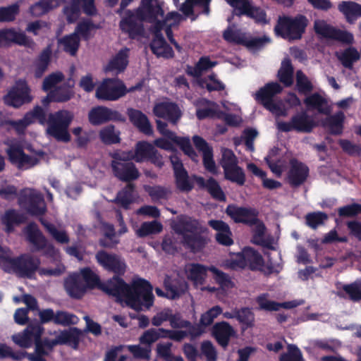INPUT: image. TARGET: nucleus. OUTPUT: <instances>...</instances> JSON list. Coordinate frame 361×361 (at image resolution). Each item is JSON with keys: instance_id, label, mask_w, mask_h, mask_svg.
Instances as JSON below:
<instances>
[{"instance_id": "nucleus-1", "label": "nucleus", "mask_w": 361, "mask_h": 361, "mask_svg": "<svg viewBox=\"0 0 361 361\" xmlns=\"http://www.w3.org/2000/svg\"><path fill=\"white\" fill-rule=\"evenodd\" d=\"M164 14L161 6L153 5L150 2L145 4L142 1V5L135 11H126L125 16L120 22V27L122 31L128 33L130 37L135 38L143 34L144 28L142 23L143 21L154 23V29L161 32L169 20H173L171 23L173 25L182 19V16L176 11L169 13L165 18H164Z\"/></svg>"}, {"instance_id": "nucleus-2", "label": "nucleus", "mask_w": 361, "mask_h": 361, "mask_svg": "<svg viewBox=\"0 0 361 361\" xmlns=\"http://www.w3.org/2000/svg\"><path fill=\"white\" fill-rule=\"evenodd\" d=\"M31 112L40 125L47 123V135L57 141L70 142L71 137L68 132V127L73 119V115L71 111L59 110L54 114H50L48 120H47L46 111L40 106H35Z\"/></svg>"}, {"instance_id": "nucleus-3", "label": "nucleus", "mask_w": 361, "mask_h": 361, "mask_svg": "<svg viewBox=\"0 0 361 361\" xmlns=\"http://www.w3.org/2000/svg\"><path fill=\"white\" fill-rule=\"evenodd\" d=\"M40 264V259L30 253L11 257L10 250L0 245V268L6 273L14 274L20 278L33 279Z\"/></svg>"}, {"instance_id": "nucleus-4", "label": "nucleus", "mask_w": 361, "mask_h": 361, "mask_svg": "<svg viewBox=\"0 0 361 361\" xmlns=\"http://www.w3.org/2000/svg\"><path fill=\"white\" fill-rule=\"evenodd\" d=\"M152 290V286L147 280H134L125 300L126 305L136 312L149 310L154 302Z\"/></svg>"}, {"instance_id": "nucleus-5", "label": "nucleus", "mask_w": 361, "mask_h": 361, "mask_svg": "<svg viewBox=\"0 0 361 361\" xmlns=\"http://www.w3.org/2000/svg\"><path fill=\"white\" fill-rule=\"evenodd\" d=\"M307 23V18L302 15H298L294 18L279 17L274 32L277 36L289 41L300 39L305 31Z\"/></svg>"}, {"instance_id": "nucleus-6", "label": "nucleus", "mask_w": 361, "mask_h": 361, "mask_svg": "<svg viewBox=\"0 0 361 361\" xmlns=\"http://www.w3.org/2000/svg\"><path fill=\"white\" fill-rule=\"evenodd\" d=\"M18 202L31 216H42L47 210L43 194L34 188H25L20 190Z\"/></svg>"}, {"instance_id": "nucleus-7", "label": "nucleus", "mask_w": 361, "mask_h": 361, "mask_svg": "<svg viewBox=\"0 0 361 361\" xmlns=\"http://www.w3.org/2000/svg\"><path fill=\"white\" fill-rule=\"evenodd\" d=\"M221 165L226 180L240 186L245 184L246 181L245 171L243 168L238 166V158L231 149H224Z\"/></svg>"}, {"instance_id": "nucleus-8", "label": "nucleus", "mask_w": 361, "mask_h": 361, "mask_svg": "<svg viewBox=\"0 0 361 361\" xmlns=\"http://www.w3.org/2000/svg\"><path fill=\"white\" fill-rule=\"evenodd\" d=\"M25 232L27 240L32 245L35 251H43V255L49 258L56 256L58 250L52 243L48 242L35 222H30L25 227Z\"/></svg>"}, {"instance_id": "nucleus-9", "label": "nucleus", "mask_w": 361, "mask_h": 361, "mask_svg": "<svg viewBox=\"0 0 361 361\" xmlns=\"http://www.w3.org/2000/svg\"><path fill=\"white\" fill-rule=\"evenodd\" d=\"M314 29L318 37L322 39L336 40L346 44H353L354 41L352 33L337 29L324 20H316Z\"/></svg>"}, {"instance_id": "nucleus-10", "label": "nucleus", "mask_w": 361, "mask_h": 361, "mask_svg": "<svg viewBox=\"0 0 361 361\" xmlns=\"http://www.w3.org/2000/svg\"><path fill=\"white\" fill-rule=\"evenodd\" d=\"M97 263L106 271L116 275H124L126 271L125 260L118 255L99 250L95 255Z\"/></svg>"}, {"instance_id": "nucleus-11", "label": "nucleus", "mask_w": 361, "mask_h": 361, "mask_svg": "<svg viewBox=\"0 0 361 361\" xmlns=\"http://www.w3.org/2000/svg\"><path fill=\"white\" fill-rule=\"evenodd\" d=\"M10 163L19 170L29 169L39 163L37 157L27 154L18 145H11L6 150Z\"/></svg>"}, {"instance_id": "nucleus-12", "label": "nucleus", "mask_w": 361, "mask_h": 361, "mask_svg": "<svg viewBox=\"0 0 361 361\" xmlns=\"http://www.w3.org/2000/svg\"><path fill=\"white\" fill-rule=\"evenodd\" d=\"M226 213L236 224L252 226L259 221V212L252 207L229 204L226 209Z\"/></svg>"}, {"instance_id": "nucleus-13", "label": "nucleus", "mask_w": 361, "mask_h": 361, "mask_svg": "<svg viewBox=\"0 0 361 361\" xmlns=\"http://www.w3.org/2000/svg\"><path fill=\"white\" fill-rule=\"evenodd\" d=\"M110 166L114 176L122 182H133L140 176L138 169L133 161H122L112 159Z\"/></svg>"}, {"instance_id": "nucleus-14", "label": "nucleus", "mask_w": 361, "mask_h": 361, "mask_svg": "<svg viewBox=\"0 0 361 361\" xmlns=\"http://www.w3.org/2000/svg\"><path fill=\"white\" fill-rule=\"evenodd\" d=\"M81 10L87 16H95L97 10L94 0H71V4L63 8L67 21L68 23L76 21L80 15Z\"/></svg>"}, {"instance_id": "nucleus-15", "label": "nucleus", "mask_w": 361, "mask_h": 361, "mask_svg": "<svg viewBox=\"0 0 361 361\" xmlns=\"http://www.w3.org/2000/svg\"><path fill=\"white\" fill-rule=\"evenodd\" d=\"M88 121L92 126H100L111 121L125 122L126 118L118 111L104 106H97L89 111Z\"/></svg>"}, {"instance_id": "nucleus-16", "label": "nucleus", "mask_w": 361, "mask_h": 361, "mask_svg": "<svg viewBox=\"0 0 361 361\" xmlns=\"http://www.w3.org/2000/svg\"><path fill=\"white\" fill-rule=\"evenodd\" d=\"M224 38L228 42L244 44L248 48L257 49L265 43L269 42L267 37L250 38L240 30L233 27H228L224 32Z\"/></svg>"}, {"instance_id": "nucleus-17", "label": "nucleus", "mask_w": 361, "mask_h": 361, "mask_svg": "<svg viewBox=\"0 0 361 361\" xmlns=\"http://www.w3.org/2000/svg\"><path fill=\"white\" fill-rule=\"evenodd\" d=\"M170 161L173 171L176 188L180 192H190L193 188V183L190 180L187 170L184 168L180 157L174 154L170 156Z\"/></svg>"}, {"instance_id": "nucleus-18", "label": "nucleus", "mask_w": 361, "mask_h": 361, "mask_svg": "<svg viewBox=\"0 0 361 361\" xmlns=\"http://www.w3.org/2000/svg\"><path fill=\"white\" fill-rule=\"evenodd\" d=\"M281 92H256L254 94L257 102L266 109L277 116H286L287 109L282 101L276 99V94Z\"/></svg>"}, {"instance_id": "nucleus-19", "label": "nucleus", "mask_w": 361, "mask_h": 361, "mask_svg": "<svg viewBox=\"0 0 361 361\" xmlns=\"http://www.w3.org/2000/svg\"><path fill=\"white\" fill-rule=\"evenodd\" d=\"M122 275H116L103 282L99 285V288L109 295L116 297L117 298L126 299L130 285H128L121 277Z\"/></svg>"}, {"instance_id": "nucleus-20", "label": "nucleus", "mask_w": 361, "mask_h": 361, "mask_svg": "<svg viewBox=\"0 0 361 361\" xmlns=\"http://www.w3.org/2000/svg\"><path fill=\"white\" fill-rule=\"evenodd\" d=\"M290 169L288 172V181L292 187L302 185L309 176V168L304 163L293 158L290 160Z\"/></svg>"}, {"instance_id": "nucleus-21", "label": "nucleus", "mask_w": 361, "mask_h": 361, "mask_svg": "<svg viewBox=\"0 0 361 361\" xmlns=\"http://www.w3.org/2000/svg\"><path fill=\"white\" fill-rule=\"evenodd\" d=\"M173 230L177 234L181 235L182 238L184 235L193 234L197 232L209 233L207 227L202 226L198 219L190 216H184L180 219L173 226Z\"/></svg>"}, {"instance_id": "nucleus-22", "label": "nucleus", "mask_w": 361, "mask_h": 361, "mask_svg": "<svg viewBox=\"0 0 361 361\" xmlns=\"http://www.w3.org/2000/svg\"><path fill=\"white\" fill-rule=\"evenodd\" d=\"M154 115L176 124L182 116V113L178 106L173 102H160L157 104L153 109Z\"/></svg>"}, {"instance_id": "nucleus-23", "label": "nucleus", "mask_w": 361, "mask_h": 361, "mask_svg": "<svg viewBox=\"0 0 361 361\" xmlns=\"http://www.w3.org/2000/svg\"><path fill=\"white\" fill-rule=\"evenodd\" d=\"M212 334L218 344L223 348H226L230 339L235 335L232 326L227 322H216L212 327Z\"/></svg>"}, {"instance_id": "nucleus-24", "label": "nucleus", "mask_w": 361, "mask_h": 361, "mask_svg": "<svg viewBox=\"0 0 361 361\" xmlns=\"http://www.w3.org/2000/svg\"><path fill=\"white\" fill-rule=\"evenodd\" d=\"M208 225L217 231L215 239L219 245L231 246L233 244V234L227 223L222 220L212 219L208 221Z\"/></svg>"}, {"instance_id": "nucleus-25", "label": "nucleus", "mask_w": 361, "mask_h": 361, "mask_svg": "<svg viewBox=\"0 0 361 361\" xmlns=\"http://www.w3.org/2000/svg\"><path fill=\"white\" fill-rule=\"evenodd\" d=\"M204 233H195L190 235H184L181 243L183 247L192 253H198L202 251L207 245L209 239L204 235ZM207 234L208 233H205Z\"/></svg>"}, {"instance_id": "nucleus-26", "label": "nucleus", "mask_w": 361, "mask_h": 361, "mask_svg": "<svg viewBox=\"0 0 361 361\" xmlns=\"http://www.w3.org/2000/svg\"><path fill=\"white\" fill-rule=\"evenodd\" d=\"M211 0H186L181 6L180 11L186 16H195V20L200 14L209 13V3Z\"/></svg>"}, {"instance_id": "nucleus-27", "label": "nucleus", "mask_w": 361, "mask_h": 361, "mask_svg": "<svg viewBox=\"0 0 361 361\" xmlns=\"http://www.w3.org/2000/svg\"><path fill=\"white\" fill-rule=\"evenodd\" d=\"M196 182L200 188L205 189L210 196L219 202H226V197L218 181L213 177L205 180L203 177L196 178Z\"/></svg>"}, {"instance_id": "nucleus-28", "label": "nucleus", "mask_w": 361, "mask_h": 361, "mask_svg": "<svg viewBox=\"0 0 361 361\" xmlns=\"http://www.w3.org/2000/svg\"><path fill=\"white\" fill-rule=\"evenodd\" d=\"M128 116L130 121L136 127L140 132L146 135H151L153 129L147 116L141 111L133 108L128 109Z\"/></svg>"}, {"instance_id": "nucleus-29", "label": "nucleus", "mask_w": 361, "mask_h": 361, "mask_svg": "<svg viewBox=\"0 0 361 361\" xmlns=\"http://www.w3.org/2000/svg\"><path fill=\"white\" fill-rule=\"evenodd\" d=\"M26 221V216L14 209L6 210L1 219V223L6 226L5 231L8 233H13L16 226L24 224Z\"/></svg>"}, {"instance_id": "nucleus-30", "label": "nucleus", "mask_w": 361, "mask_h": 361, "mask_svg": "<svg viewBox=\"0 0 361 361\" xmlns=\"http://www.w3.org/2000/svg\"><path fill=\"white\" fill-rule=\"evenodd\" d=\"M130 49L123 48L121 49L114 57H113L105 67L106 72H115L119 73L123 72L128 64V52Z\"/></svg>"}, {"instance_id": "nucleus-31", "label": "nucleus", "mask_w": 361, "mask_h": 361, "mask_svg": "<svg viewBox=\"0 0 361 361\" xmlns=\"http://www.w3.org/2000/svg\"><path fill=\"white\" fill-rule=\"evenodd\" d=\"M305 103L310 109L316 110L319 114L329 115L331 113V106L326 98L322 97L318 92L307 97Z\"/></svg>"}, {"instance_id": "nucleus-32", "label": "nucleus", "mask_w": 361, "mask_h": 361, "mask_svg": "<svg viewBox=\"0 0 361 361\" xmlns=\"http://www.w3.org/2000/svg\"><path fill=\"white\" fill-rule=\"evenodd\" d=\"M155 36L150 44V47L152 52L157 56H162L164 58H171L173 56V51L172 48L166 44L163 36L160 32L154 29Z\"/></svg>"}, {"instance_id": "nucleus-33", "label": "nucleus", "mask_w": 361, "mask_h": 361, "mask_svg": "<svg viewBox=\"0 0 361 361\" xmlns=\"http://www.w3.org/2000/svg\"><path fill=\"white\" fill-rule=\"evenodd\" d=\"M82 331L77 327H71L60 331L58 335L60 345H67L76 350L78 348Z\"/></svg>"}, {"instance_id": "nucleus-34", "label": "nucleus", "mask_w": 361, "mask_h": 361, "mask_svg": "<svg viewBox=\"0 0 361 361\" xmlns=\"http://www.w3.org/2000/svg\"><path fill=\"white\" fill-rule=\"evenodd\" d=\"M64 286L68 295L75 299L82 298L87 288L78 276H73L67 279L65 281Z\"/></svg>"}, {"instance_id": "nucleus-35", "label": "nucleus", "mask_w": 361, "mask_h": 361, "mask_svg": "<svg viewBox=\"0 0 361 361\" xmlns=\"http://www.w3.org/2000/svg\"><path fill=\"white\" fill-rule=\"evenodd\" d=\"M338 10L344 15L348 23L353 24L361 17V4L354 1H342Z\"/></svg>"}, {"instance_id": "nucleus-36", "label": "nucleus", "mask_w": 361, "mask_h": 361, "mask_svg": "<svg viewBox=\"0 0 361 361\" xmlns=\"http://www.w3.org/2000/svg\"><path fill=\"white\" fill-rule=\"evenodd\" d=\"M30 93V92H8L4 97V102L7 106L19 108L32 100L33 97Z\"/></svg>"}, {"instance_id": "nucleus-37", "label": "nucleus", "mask_w": 361, "mask_h": 361, "mask_svg": "<svg viewBox=\"0 0 361 361\" xmlns=\"http://www.w3.org/2000/svg\"><path fill=\"white\" fill-rule=\"evenodd\" d=\"M292 121L297 132L310 133L315 126L314 121L306 111H301L293 116Z\"/></svg>"}, {"instance_id": "nucleus-38", "label": "nucleus", "mask_w": 361, "mask_h": 361, "mask_svg": "<svg viewBox=\"0 0 361 361\" xmlns=\"http://www.w3.org/2000/svg\"><path fill=\"white\" fill-rule=\"evenodd\" d=\"M209 267L199 263H192L187 270L188 278L196 284L202 285L205 282Z\"/></svg>"}, {"instance_id": "nucleus-39", "label": "nucleus", "mask_w": 361, "mask_h": 361, "mask_svg": "<svg viewBox=\"0 0 361 361\" xmlns=\"http://www.w3.org/2000/svg\"><path fill=\"white\" fill-rule=\"evenodd\" d=\"M135 190V184L132 183V182L127 183L126 185L117 193L114 202L120 204L123 208L128 209L134 201L133 194Z\"/></svg>"}, {"instance_id": "nucleus-40", "label": "nucleus", "mask_w": 361, "mask_h": 361, "mask_svg": "<svg viewBox=\"0 0 361 361\" xmlns=\"http://www.w3.org/2000/svg\"><path fill=\"white\" fill-rule=\"evenodd\" d=\"M256 302L259 305L260 310H266V311H278L281 307L285 309H290L295 307V305L293 304V302H278L273 300H269L267 299V295L262 294L259 295Z\"/></svg>"}, {"instance_id": "nucleus-41", "label": "nucleus", "mask_w": 361, "mask_h": 361, "mask_svg": "<svg viewBox=\"0 0 361 361\" xmlns=\"http://www.w3.org/2000/svg\"><path fill=\"white\" fill-rule=\"evenodd\" d=\"M40 224L44 227L47 232L52 238L60 244H67L70 241V238L65 230H58L56 226L43 217L39 219Z\"/></svg>"}, {"instance_id": "nucleus-42", "label": "nucleus", "mask_w": 361, "mask_h": 361, "mask_svg": "<svg viewBox=\"0 0 361 361\" xmlns=\"http://www.w3.org/2000/svg\"><path fill=\"white\" fill-rule=\"evenodd\" d=\"M3 32L8 45L11 42H15L32 49L35 46V42L29 39L23 32H17L13 29L4 30Z\"/></svg>"}, {"instance_id": "nucleus-43", "label": "nucleus", "mask_w": 361, "mask_h": 361, "mask_svg": "<svg viewBox=\"0 0 361 361\" xmlns=\"http://www.w3.org/2000/svg\"><path fill=\"white\" fill-rule=\"evenodd\" d=\"M166 298L175 300L184 293L186 285L178 280L166 279L164 281Z\"/></svg>"}, {"instance_id": "nucleus-44", "label": "nucleus", "mask_w": 361, "mask_h": 361, "mask_svg": "<svg viewBox=\"0 0 361 361\" xmlns=\"http://www.w3.org/2000/svg\"><path fill=\"white\" fill-rule=\"evenodd\" d=\"M345 115L343 112L338 111L326 118L324 125L329 128V132L334 135H340L343 133Z\"/></svg>"}, {"instance_id": "nucleus-45", "label": "nucleus", "mask_w": 361, "mask_h": 361, "mask_svg": "<svg viewBox=\"0 0 361 361\" xmlns=\"http://www.w3.org/2000/svg\"><path fill=\"white\" fill-rule=\"evenodd\" d=\"M254 226H255V227L253 229L252 234L253 243L269 250H273L274 247L271 241L268 239H264L266 227L264 223L259 219V221Z\"/></svg>"}, {"instance_id": "nucleus-46", "label": "nucleus", "mask_w": 361, "mask_h": 361, "mask_svg": "<svg viewBox=\"0 0 361 361\" xmlns=\"http://www.w3.org/2000/svg\"><path fill=\"white\" fill-rule=\"evenodd\" d=\"M51 49L50 46L46 47L39 55L35 61V75L37 78H40L47 69L51 57Z\"/></svg>"}, {"instance_id": "nucleus-47", "label": "nucleus", "mask_w": 361, "mask_h": 361, "mask_svg": "<svg viewBox=\"0 0 361 361\" xmlns=\"http://www.w3.org/2000/svg\"><path fill=\"white\" fill-rule=\"evenodd\" d=\"M216 64V62L210 61L208 57H201L194 66H188L185 71L189 75L197 78L204 71L214 67Z\"/></svg>"}, {"instance_id": "nucleus-48", "label": "nucleus", "mask_w": 361, "mask_h": 361, "mask_svg": "<svg viewBox=\"0 0 361 361\" xmlns=\"http://www.w3.org/2000/svg\"><path fill=\"white\" fill-rule=\"evenodd\" d=\"M247 169L256 176L262 180V185L264 188L273 190L279 188L281 186V183L274 179L267 178L265 171L259 169L256 164L250 163L247 165Z\"/></svg>"}, {"instance_id": "nucleus-49", "label": "nucleus", "mask_w": 361, "mask_h": 361, "mask_svg": "<svg viewBox=\"0 0 361 361\" xmlns=\"http://www.w3.org/2000/svg\"><path fill=\"white\" fill-rule=\"evenodd\" d=\"M247 267L252 271L260 269L264 264V259L259 252L252 247H245Z\"/></svg>"}, {"instance_id": "nucleus-50", "label": "nucleus", "mask_w": 361, "mask_h": 361, "mask_svg": "<svg viewBox=\"0 0 361 361\" xmlns=\"http://www.w3.org/2000/svg\"><path fill=\"white\" fill-rule=\"evenodd\" d=\"M278 77L285 87L290 86L293 82V68L289 59H285L278 71Z\"/></svg>"}, {"instance_id": "nucleus-51", "label": "nucleus", "mask_w": 361, "mask_h": 361, "mask_svg": "<svg viewBox=\"0 0 361 361\" xmlns=\"http://www.w3.org/2000/svg\"><path fill=\"white\" fill-rule=\"evenodd\" d=\"M135 155L137 163L146 161L151 158V155L155 149V147L147 141H139L135 144Z\"/></svg>"}, {"instance_id": "nucleus-52", "label": "nucleus", "mask_w": 361, "mask_h": 361, "mask_svg": "<svg viewBox=\"0 0 361 361\" xmlns=\"http://www.w3.org/2000/svg\"><path fill=\"white\" fill-rule=\"evenodd\" d=\"M99 138L105 145L119 143L121 142L120 131H116L114 125H109L99 131Z\"/></svg>"}, {"instance_id": "nucleus-53", "label": "nucleus", "mask_w": 361, "mask_h": 361, "mask_svg": "<svg viewBox=\"0 0 361 361\" xmlns=\"http://www.w3.org/2000/svg\"><path fill=\"white\" fill-rule=\"evenodd\" d=\"M338 57L344 67L350 69L353 63L360 59V55L355 47H349L341 52Z\"/></svg>"}, {"instance_id": "nucleus-54", "label": "nucleus", "mask_w": 361, "mask_h": 361, "mask_svg": "<svg viewBox=\"0 0 361 361\" xmlns=\"http://www.w3.org/2000/svg\"><path fill=\"white\" fill-rule=\"evenodd\" d=\"M59 42L63 46V50L66 52L71 56H75L79 48L80 38L79 36L73 32L59 39Z\"/></svg>"}, {"instance_id": "nucleus-55", "label": "nucleus", "mask_w": 361, "mask_h": 361, "mask_svg": "<svg viewBox=\"0 0 361 361\" xmlns=\"http://www.w3.org/2000/svg\"><path fill=\"white\" fill-rule=\"evenodd\" d=\"M197 87L207 88V90H224L225 89V85L214 74L203 80L197 79Z\"/></svg>"}, {"instance_id": "nucleus-56", "label": "nucleus", "mask_w": 361, "mask_h": 361, "mask_svg": "<svg viewBox=\"0 0 361 361\" xmlns=\"http://www.w3.org/2000/svg\"><path fill=\"white\" fill-rule=\"evenodd\" d=\"M145 190L153 201L168 200L171 194L170 188L161 185H147L145 187Z\"/></svg>"}, {"instance_id": "nucleus-57", "label": "nucleus", "mask_w": 361, "mask_h": 361, "mask_svg": "<svg viewBox=\"0 0 361 361\" xmlns=\"http://www.w3.org/2000/svg\"><path fill=\"white\" fill-rule=\"evenodd\" d=\"M78 317L74 314L63 310H57L55 313L54 324L68 326L78 324Z\"/></svg>"}, {"instance_id": "nucleus-58", "label": "nucleus", "mask_w": 361, "mask_h": 361, "mask_svg": "<svg viewBox=\"0 0 361 361\" xmlns=\"http://www.w3.org/2000/svg\"><path fill=\"white\" fill-rule=\"evenodd\" d=\"M58 6V3L51 0H41L35 4L30 8V13L33 16H40L47 13L49 10Z\"/></svg>"}, {"instance_id": "nucleus-59", "label": "nucleus", "mask_w": 361, "mask_h": 361, "mask_svg": "<svg viewBox=\"0 0 361 361\" xmlns=\"http://www.w3.org/2000/svg\"><path fill=\"white\" fill-rule=\"evenodd\" d=\"M222 313V308L219 305H216L209 309L203 313L200 319V325L204 327L211 325L214 319Z\"/></svg>"}, {"instance_id": "nucleus-60", "label": "nucleus", "mask_w": 361, "mask_h": 361, "mask_svg": "<svg viewBox=\"0 0 361 361\" xmlns=\"http://www.w3.org/2000/svg\"><path fill=\"white\" fill-rule=\"evenodd\" d=\"M343 290L348 295L349 299L353 302L361 301V283L355 281L349 284H345L342 287Z\"/></svg>"}, {"instance_id": "nucleus-61", "label": "nucleus", "mask_w": 361, "mask_h": 361, "mask_svg": "<svg viewBox=\"0 0 361 361\" xmlns=\"http://www.w3.org/2000/svg\"><path fill=\"white\" fill-rule=\"evenodd\" d=\"M327 219V214L322 212H311L305 216L306 224L314 229L322 225Z\"/></svg>"}, {"instance_id": "nucleus-62", "label": "nucleus", "mask_w": 361, "mask_h": 361, "mask_svg": "<svg viewBox=\"0 0 361 361\" xmlns=\"http://www.w3.org/2000/svg\"><path fill=\"white\" fill-rule=\"evenodd\" d=\"M18 4H13L6 7L0 8V22L13 21L19 13Z\"/></svg>"}, {"instance_id": "nucleus-63", "label": "nucleus", "mask_w": 361, "mask_h": 361, "mask_svg": "<svg viewBox=\"0 0 361 361\" xmlns=\"http://www.w3.org/2000/svg\"><path fill=\"white\" fill-rule=\"evenodd\" d=\"M338 144L342 150L350 156L360 157L361 155V146L354 144L348 140L341 139L338 141Z\"/></svg>"}, {"instance_id": "nucleus-64", "label": "nucleus", "mask_w": 361, "mask_h": 361, "mask_svg": "<svg viewBox=\"0 0 361 361\" xmlns=\"http://www.w3.org/2000/svg\"><path fill=\"white\" fill-rule=\"evenodd\" d=\"M280 361H305L300 350L295 345H289L288 353L280 357Z\"/></svg>"}]
</instances>
